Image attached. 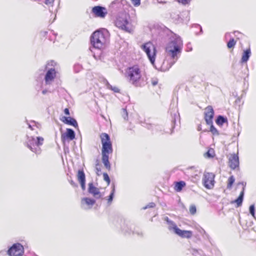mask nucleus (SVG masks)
<instances>
[{
  "instance_id": "25",
  "label": "nucleus",
  "mask_w": 256,
  "mask_h": 256,
  "mask_svg": "<svg viewBox=\"0 0 256 256\" xmlns=\"http://www.w3.org/2000/svg\"><path fill=\"white\" fill-rule=\"evenodd\" d=\"M168 224L169 225V226H168L169 229L170 230L172 229L174 232H176V229L178 228L177 227L176 225L172 220L168 221Z\"/></svg>"
},
{
  "instance_id": "46",
  "label": "nucleus",
  "mask_w": 256,
  "mask_h": 256,
  "mask_svg": "<svg viewBox=\"0 0 256 256\" xmlns=\"http://www.w3.org/2000/svg\"><path fill=\"white\" fill-rule=\"evenodd\" d=\"M206 154L208 156V157H212V156L210 154L209 152H206Z\"/></svg>"
},
{
  "instance_id": "13",
  "label": "nucleus",
  "mask_w": 256,
  "mask_h": 256,
  "mask_svg": "<svg viewBox=\"0 0 256 256\" xmlns=\"http://www.w3.org/2000/svg\"><path fill=\"white\" fill-rule=\"evenodd\" d=\"M92 12L96 16L102 18H104L107 14L106 9L100 6L94 7Z\"/></svg>"
},
{
  "instance_id": "33",
  "label": "nucleus",
  "mask_w": 256,
  "mask_h": 256,
  "mask_svg": "<svg viewBox=\"0 0 256 256\" xmlns=\"http://www.w3.org/2000/svg\"><path fill=\"white\" fill-rule=\"evenodd\" d=\"M249 210L250 213L254 218V204L250 206Z\"/></svg>"
},
{
  "instance_id": "30",
  "label": "nucleus",
  "mask_w": 256,
  "mask_h": 256,
  "mask_svg": "<svg viewBox=\"0 0 256 256\" xmlns=\"http://www.w3.org/2000/svg\"><path fill=\"white\" fill-rule=\"evenodd\" d=\"M236 44V42L234 41V38H232L230 40V41L227 44V46L228 48H233Z\"/></svg>"
},
{
  "instance_id": "17",
  "label": "nucleus",
  "mask_w": 256,
  "mask_h": 256,
  "mask_svg": "<svg viewBox=\"0 0 256 256\" xmlns=\"http://www.w3.org/2000/svg\"><path fill=\"white\" fill-rule=\"evenodd\" d=\"M175 233L182 238H190L192 234L191 231L182 230L179 228L176 229V232Z\"/></svg>"
},
{
  "instance_id": "23",
  "label": "nucleus",
  "mask_w": 256,
  "mask_h": 256,
  "mask_svg": "<svg viewBox=\"0 0 256 256\" xmlns=\"http://www.w3.org/2000/svg\"><path fill=\"white\" fill-rule=\"evenodd\" d=\"M186 186V183L184 181H180L176 182L174 189L176 192H180Z\"/></svg>"
},
{
  "instance_id": "24",
  "label": "nucleus",
  "mask_w": 256,
  "mask_h": 256,
  "mask_svg": "<svg viewBox=\"0 0 256 256\" xmlns=\"http://www.w3.org/2000/svg\"><path fill=\"white\" fill-rule=\"evenodd\" d=\"M226 122H227L226 118H225L224 116H218L216 120V123L218 125H222Z\"/></svg>"
},
{
  "instance_id": "15",
  "label": "nucleus",
  "mask_w": 256,
  "mask_h": 256,
  "mask_svg": "<svg viewBox=\"0 0 256 256\" xmlns=\"http://www.w3.org/2000/svg\"><path fill=\"white\" fill-rule=\"evenodd\" d=\"M95 202L96 200H94L88 198H84L81 200L82 206L84 209L91 208Z\"/></svg>"
},
{
  "instance_id": "45",
  "label": "nucleus",
  "mask_w": 256,
  "mask_h": 256,
  "mask_svg": "<svg viewBox=\"0 0 256 256\" xmlns=\"http://www.w3.org/2000/svg\"><path fill=\"white\" fill-rule=\"evenodd\" d=\"M46 92H47L46 90H42V94H45L46 93Z\"/></svg>"
},
{
  "instance_id": "21",
  "label": "nucleus",
  "mask_w": 256,
  "mask_h": 256,
  "mask_svg": "<svg viewBox=\"0 0 256 256\" xmlns=\"http://www.w3.org/2000/svg\"><path fill=\"white\" fill-rule=\"evenodd\" d=\"M244 188H243V190L240 192L238 198L234 201V202H236V204L238 207L240 206L242 204L243 198H244Z\"/></svg>"
},
{
  "instance_id": "32",
  "label": "nucleus",
  "mask_w": 256,
  "mask_h": 256,
  "mask_svg": "<svg viewBox=\"0 0 256 256\" xmlns=\"http://www.w3.org/2000/svg\"><path fill=\"white\" fill-rule=\"evenodd\" d=\"M122 116L124 119L125 120H127L128 118V114L126 110L124 108H122Z\"/></svg>"
},
{
  "instance_id": "10",
  "label": "nucleus",
  "mask_w": 256,
  "mask_h": 256,
  "mask_svg": "<svg viewBox=\"0 0 256 256\" xmlns=\"http://www.w3.org/2000/svg\"><path fill=\"white\" fill-rule=\"evenodd\" d=\"M57 72L54 68H50L46 72L44 76V81L46 84H50L56 77Z\"/></svg>"
},
{
  "instance_id": "20",
  "label": "nucleus",
  "mask_w": 256,
  "mask_h": 256,
  "mask_svg": "<svg viewBox=\"0 0 256 256\" xmlns=\"http://www.w3.org/2000/svg\"><path fill=\"white\" fill-rule=\"evenodd\" d=\"M77 177L80 182H86L85 174L82 170H78Z\"/></svg>"
},
{
  "instance_id": "18",
  "label": "nucleus",
  "mask_w": 256,
  "mask_h": 256,
  "mask_svg": "<svg viewBox=\"0 0 256 256\" xmlns=\"http://www.w3.org/2000/svg\"><path fill=\"white\" fill-rule=\"evenodd\" d=\"M65 137L70 138V140H74L75 138V132L74 130L71 128H67L66 133L62 134V139L64 140Z\"/></svg>"
},
{
  "instance_id": "41",
  "label": "nucleus",
  "mask_w": 256,
  "mask_h": 256,
  "mask_svg": "<svg viewBox=\"0 0 256 256\" xmlns=\"http://www.w3.org/2000/svg\"><path fill=\"white\" fill-rule=\"evenodd\" d=\"M85 182H80L82 190H84L86 189Z\"/></svg>"
},
{
  "instance_id": "29",
  "label": "nucleus",
  "mask_w": 256,
  "mask_h": 256,
  "mask_svg": "<svg viewBox=\"0 0 256 256\" xmlns=\"http://www.w3.org/2000/svg\"><path fill=\"white\" fill-rule=\"evenodd\" d=\"M114 190H115L114 186L112 188V191L110 195L109 196V197L108 198V204H110L113 200Z\"/></svg>"
},
{
  "instance_id": "44",
  "label": "nucleus",
  "mask_w": 256,
  "mask_h": 256,
  "mask_svg": "<svg viewBox=\"0 0 256 256\" xmlns=\"http://www.w3.org/2000/svg\"><path fill=\"white\" fill-rule=\"evenodd\" d=\"M165 220L166 221V222H168V221H171L170 220H169V218H168V217H166L165 218Z\"/></svg>"
},
{
  "instance_id": "9",
  "label": "nucleus",
  "mask_w": 256,
  "mask_h": 256,
  "mask_svg": "<svg viewBox=\"0 0 256 256\" xmlns=\"http://www.w3.org/2000/svg\"><path fill=\"white\" fill-rule=\"evenodd\" d=\"M215 176L212 172H204L202 180L203 184L205 188L211 189L214 186Z\"/></svg>"
},
{
  "instance_id": "8",
  "label": "nucleus",
  "mask_w": 256,
  "mask_h": 256,
  "mask_svg": "<svg viewBox=\"0 0 256 256\" xmlns=\"http://www.w3.org/2000/svg\"><path fill=\"white\" fill-rule=\"evenodd\" d=\"M10 256H22L24 252L23 246L20 243L14 244L8 250Z\"/></svg>"
},
{
  "instance_id": "3",
  "label": "nucleus",
  "mask_w": 256,
  "mask_h": 256,
  "mask_svg": "<svg viewBox=\"0 0 256 256\" xmlns=\"http://www.w3.org/2000/svg\"><path fill=\"white\" fill-rule=\"evenodd\" d=\"M126 77L132 84L136 86H140L142 78L141 71L137 66L128 68L126 71Z\"/></svg>"
},
{
  "instance_id": "34",
  "label": "nucleus",
  "mask_w": 256,
  "mask_h": 256,
  "mask_svg": "<svg viewBox=\"0 0 256 256\" xmlns=\"http://www.w3.org/2000/svg\"><path fill=\"white\" fill-rule=\"evenodd\" d=\"M190 212L191 214H194L196 212V207L194 206H191L190 208Z\"/></svg>"
},
{
  "instance_id": "43",
  "label": "nucleus",
  "mask_w": 256,
  "mask_h": 256,
  "mask_svg": "<svg viewBox=\"0 0 256 256\" xmlns=\"http://www.w3.org/2000/svg\"><path fill=\"white\" fill-rule=\"evenodd\" d=\"M70 183L71 185L72 186H76V183L72 180L70 182Z\"/></svg>"
},
{
  "instance_id": "5",
  "label": "nucleus",
  "mask_w": 256,
  "mask_h": 256,
  "mask_svg": "<svg viewBox=\"0 0 256 256\" xmlns=\"http://www.w3.org/2000/svg\"><path fill=\"white\" fill-rule=\"evenodd\" d=\"M100 138L102 144V156H108L109 154L112 152V144L110 142V137L108 134L102 133L100 136Z\"/></svg>"
},
{
  "instance_id": "14",
  "label": "nucleus",
  "mask_w": 256,
  "mask_h": 256,
  "mask_svg": "<svg viewBox=\"0 0 256 256\" xmlns=\"http://www.w3.org/2000/svg\"><path fill=\"white\" fill-rule=\"evenodd\" d=\"M88 186V192L90 194H92L94 198H98L101 197V194L99 189L94 186L92 182L89 183Z\"/></svg>"
},
{
  "instance_id": "4",
  "label": "nucleus",
  "mask_w": 256,
  "mask_h": 256,
  "mask_svg": "<svg viewBox=\"0 0 256 256\" xmlns=\"http://www.w3.org/2000/svg\"><path fill=\"white\" fill-rule=\"evenodd\" d=\"M44 140L43 138L40 136H28L27 146L35 154H40L41 150L39 146L42 144Z\"/></svg>"
},
{
  "instance_id": "27",
  "label": "nucleus",
  "mask_w": 256,
  "mask_h": 256,
  "mask_svg": "<svg viewBox=\"0 0 256 256\" xmlns=\"http://www.w3.org/2000/svg\"><path fill=\"white\" fill-rule=\"evenodd\" d=\"M235 180L234 178V176H230L228 180V184L227 186L228 188H230L232 185L234 183Z\"/></svg>"
},
{
  "instance_id": "42",
  "label": "nucleus",
  "mask_w": 256,
  "mask_h": 256,
  "mask_svg": "<svg viewBox=\"0 0 256 256\" xmlns=\"http://www.w3.org/2000/svg\"><path fill=\"white\" fill-rule=\"evenodd\" d=\"M64 112L66 115H69L70 114V111L69 110L68 108H66L64 110Z\"/></svg>"
},
{
  "instance_id": "31",
  "label": "nucleus",
  "mask_w": 256,
  "mask_h": 256,
  "mask_svg": "<svg viewBox=\"0 0 256 256\" xmlns=\"http://www.w3.org/2000/svg\"><path fill=\"white\" fill-rule=\"evenodd\" d=\"M104 180L107 182L108 184H110V180L108 174L104 173L103 174Z\"/></svg>"
},
{
  "instance_id": "36",
  "label": "nucleus",
  "mask_w": 256,
  "mask_h": 256,
  "mask_svg": "<svg viewBox=\"0 0 256 256\" xmlns=\"http://www.w3.org/2000/svg\"><path fill=\"white\" fill-rule=\"evenodd\" d=\"M134 6H138L140 4V0H131Z\"/></svg>"
},
{
  "instance_id": "37",
  "label": "nucleus",
  "mask_w": 256,
  "mask_h": 256,
  "mask_svg": "<svg viewBox=\"0 0 256 256\" xmlns=\"http://www.w3.org/2000/svg\"><path fill=\"white\" fill-rule=\"evenodd\" d=\"M96 173L98 174V172H100V170H101L100 164H99L98 162V163L96 164Z\"/></svg>"
},
{
  "instance_id": "6",
  "label": "nucleus",
  "mask_w": 256,
  "mask_h": 256,
  "mask_svg": "<svg viewBox=\"0 0 256 256\" xmlns=\"http://www.w3.org/2000/svg\"><path fill=\"white\" fill-rule=\"evenodd\" d=\"M115 25L116 27L126 32H130L132 30L130 24L129 23L128 16L126 14H121L117 17Z\"/></svg>"
},
{
  "instance_id": "2",
  "label": "nucleus",
  "mask_w": 256,
  "mask_h": 256,
  "mask_svg": "<svg viewBox=\"0 0 256 256\" xmlns=\"http://www.w3.org/2000/svg\"><path fill=\"white\" fill-rule=\"evenodd\" d=\"M108 38V32L102 28L94 32L90 38V42L93 46L98 49L102 48Z\"/></svg>"
},
{
  "instance_id": "11",
  "label": "nucleus",
  "mask_w": 256,
  "mask_h": 256,
  "mask_svg": "<svg viewBox=\"0 0 256 256\" xmlns=\"http://www.w3.org/2000/svg\"><path fill=\"white\" fill-rule=\"evenodd\" d=\"M214 116V110L211 106H208L205 109L204 119L207 124H212V119Z\"/></svg>"
},
{
  "instance_id": "35",
  "label": "nucleus",
  "mask_w": 256,
  "mask_h": 256,
  "mask_svg": "<svg viewBox=\"0 0 256 256\" xmlns=\"http://www.w3.org/2000/svg\"><path fill=\"white\" fill-rule=\"evenodd\" d=\"M155 204L154 202H150V203L148 204L145 207H144L143 208L144 209H146L147 208H154L155 206Z\"/></svg>"
},
{
  "instance_id": "40",
  "label": "nucleus",
  "mask_w": 256,
  "mask_h": 256,
  "mask_svg": "<svg viewBox=\"0 0 256 256\" xmlns=\"http://www.w3.org/2000/svg\"><path fill=\"white\" fill-rule=\"evenodd\" d=\"M190 0H178L180 2H182L183 4H186L190 2Z\"/></svg>"
},
{
  "instance_id": "38",
  "label": "nucleus",
  "mask_w": 256,
  "mask_h": 256,
  "mask_svg": "<svg viewBox=\"0 0 256 256\" xmlns=\"http://www.w3.org/2000/svg\"><path fill=\"white\" fill-rule=\"evenodd\" d=\"M152 84L154 86H156L158 83V80L156 78H152L151 80Z\"/></svg>"
},
{
  "instance_id": "39",
  "label": "nucleus",
  "mask_w": 256,
  "mask_h": 256,
  "mask_svg": "<svg viewBox=\"0 0 256 256\" xmlns=\"http://www.w3.org/2000/svg\"><path fill=\"white\" fill-rule=\"evenodd\" d=\"M54 0H46L45 4L46 5H52L54 3Z\"/></svg>"
},
{
  "instance_id": "1",
  "label": "nucleus",
  "mask_w": 256,
  "mask_h": 256,
  "mask_svg": "<svg viewBox=\"0 0 256 256\" xmlns=\"http://www.w3.org/2000/svg\"><path fill=\"white\" fill-rule=\"evenodd\" d=\"M182 46L183 43L180 37L176 34L172 36L166 47V56L172 59L174 62L180 54Z\"/></svg>"
},
{
  "instance_id": "28",
  "label": "nucleus",
  "mask_w": 256,
  "mask_h": 256,
  "mask_svg": "<svg viewBox=\"0 0 256 256\" xmlns=\"http://www.w3.org/2000/svg\"><path fill=\"white\" fill-rule=\"evenodd\" d=\"M210 132L214 134V135H218V132L216 128L214 127L212 124H210Z\"/></svg>"
},
{
  "instance_id": "22",
  "label": "nucleus",
  "mask_w": 256,
  "mask_h": 256,
  "mask_svg": "<svg viewBox=\"0 0 256 256\" xmlns=\"http://www.w3.org/2000/svg\"><path fill=\"white\" fill-rule=\"evenodd\" d=\"M109 156H102V162L106 168L110 170V164L109 162Z\"/></svg>"
},
{
  "instance_id": "7",
  "label": "nucleus",
  "mask_w": 256,
  "mask_h": 256,
  "mask_svg": "<svg viewBox=\"0 0 256 256\" xmlns=\"http://www.w3.org/2000/svg\"><path fill=\"white\" fill-rule=\"evenodd\" d=\"M142 50L146 53L150 62L154 64L155 61L156 50L154 46L150 42H146L142 46Z\"/></svg>"
},
{
  "instance_id": "16",
  "label": "nucleus",
  "mask_w": 256,
  "mask_h": 256,
  "mask_svg": "<svg viewBox=\"0 0 256 256\" xmlns=\"http://www.w3.org/2000/svg\"><path fill=\"white\" fill-rule=\"evenodd\" d=\"M62 121L64 122V124L72 126H74V128H78V124L76 122V120L70 116L66 117V116H63L62 118L61 119Z\"/></svg>"
},
{
  "instance_id": "12",
  "label": "nucleus",
  "mask_w": 256,
  "mask_h": 256,
  "mask_svg": "<svg viewBox=\"0 0 256 256\" xmlns=\"http://www.w3.org/2000/svg\"><path fill=\"white\" fill-rule=\"evenodd\" d=\"M230 167L234 170L239 166V158L238 154H232L228 159Z\"/></svg>"
},
{
  "instance_id": "26",
  "label": "nucleus",
  "mask_w": 256,
  "mask_h": 256,
  "mask_svg": "<svg viewBox=\"0 0 256 256\" xmlns=\"http://www.w3.org/2000/svg\"><path fill=\"white\" fill-rule=\"evenodd\" d=\"M106 86L108 88L111 90L115 92H120L118 88L112 86L108 82H106Z\"/></svg>"
},
{
  "instance_id": "19",
  "label": "nucleus",
  "mask_w": 256,
  "mask_h": 256,
  "mask_svg": "<svg viewBox=\"0 0 256 256\" xmlns=\"http://www.w3.org/2000/svg\"><path fill=\"white\" fill-rule=\"evenodd\" d=\"M250 54L251 52L250 48L244 50L242 55L241 62L242 63L247 62L250 56Z\"/></svg>"
}]
</instances>
